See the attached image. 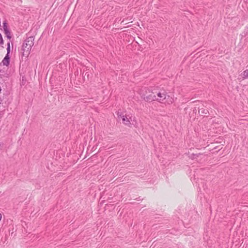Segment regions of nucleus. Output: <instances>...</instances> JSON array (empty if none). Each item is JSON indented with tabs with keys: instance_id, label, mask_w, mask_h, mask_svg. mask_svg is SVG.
I'll use <instances>...</instances> for the list:
<instances>
[{
	"instance_id": "1",
	"label": "nucleus",
	"mask_w": 248,
	"mask_h": 248,
	"mask_svg": "<svg viewBox=\"0 0 248 248\" xmlns=\"http://www.w3.org/2000/svg\"><path fill=\"white\" fill-rule=\"evenodd\" d=\"M34 37L30 36L27 37L24 41L22 46V56L28 57L30 54L32 46L34 45Z\"/></svg>"
},
{
	"instance_id": "2",
	"label": "nucleus",
	"mask_w": 248,
	"mask_h": 248,
	"mask_svg": "<svg viewBox=\"0 0 248 248\" xmlns=\"http://www.w3.org/2000/svg\"><path fill=\"white\" fill-rule=\"evenodd\" d=\"M155 93H156L158 97L157 98L156 97V100L159 102H162L164 100H165L167 96V93L165 91H163L162 92H159L158 93L155 92ZM168 96L169 97V96L168 95Z\"/></svg>"
},
{
	"instance_id": "3",
	"label": "nucleus",
	"mask_w": 248,
	"mask_h": 248,
	"mask_svg": "<svg viewBox=\"0 0 248 248\" xmlns=\"http://www.w3.org/2000/svg\"><path fill=\"white\" fill-rule=\"evenodd\" d=\"M155 92H152L151 94L149 95H144L143 99L145 101L147 102H152L156 100V96L155 95Z\"/></svg>"
},
{
	"instance_id": "4",
	"label": "nucleus",
	"mask_w": 248,
	"mask_h": 248,
	"mask_svg": "<svg viewBox=\"0 0 248 248\" xmlns=\"http://www.w3.org/2000/svg\"><path fill=\"white\" fill-rule=\"evenodd\" d=\"M119 119L121 118L123 121V123L126 125L129 126L131 124L130 121L129 119L131 118H128L126 115H120L118 116Z\"/></svg>"
},
{
	"instance_id": "5",
	"label": "nucleus",
	"mask_w": 248,
	"mask_h": 248,
	"mask_svg": "<svg viewBox=\"0 0 248 248\" xmlns=\"http://www.w3.org/2000/svg\"><path fill=\"white\" fill-rule=\"evenodd\" d=\"M10 57L8 55H6L3 60L2 61V63L3 65L8 66L10 63Z\"/></svg>"
},
{
	"instance_id": "6",
	"label": "nucleus",
	"mask_w": 248,
	"mask_h": 248,
	"mask_svg": "<svg viewBox=\"0 0 248 248\" xmlns=\"http://www.w3.org/2000/svg\"><path fill=\"white\" fill-rule=\"evenodd\" d=\"M199 109V113H201L202 115L203 114H207L208 113V111L207 109L204 108L203 107H202V108H198Z\"/></svg>"
},
{
	"instance_id": "7",
	"label": "nucleus",
	"mask_w": 248,
	"mask_h": 248,
	"mask_svg": "<svg viewBox=\"0 0 248 248\" xmlns=\"http://www.w3.org/2000/svg\"><path fill=\"white\" fill-rule=\"evenodd\" d=\"M241 78L239 79H241L242 80H244L246 78H248V69L243 71V72L241 74Z\"/></svg>"
},
{
	"instance_id": "8",
	"label": "nucleus",
	"mask_w": 248,
	"mask_h": 248,
	"mask_svg": "<svg viewBox=\"0 0 248 248\" xmlns=\"http://www.w3.org/2000/svg\"><path fill=\"white\" fill-rule=\"evenodd\" d=\"M202 155V154L199 153V154H192L189 157L191 158L192 159H196L197 157H199L200 155Z\"/></svg>"
},
{
	"instance_id": "9",
	"label": "nucleus",
	"mask_w": 248,
	"mask_h": 248,
	"mask_svg": "<svg viewBox=\"0 0 248 248\" xmlns=\"http://www.w3.org/2000/svg\"><path fill=\"white\" fill-rule=\"evenodd\" d=\"M4 33L6 34V37L8 39H10L12 38V36L11 35V32L9 30H6L4 31Z\"/></svg>"
},
{
	"instance_id": "10",
	"label": "nucleus",
	"mask_w": 248,
	"mask_h": 248,
	"mask_svg": "<svg viewBox=\"0 0 248 248\" xmlns=\"http://www.w3.org/2000/svg\"><path fill=\"white\" fill-rule=\"evenodd\" d=\"M7 54L6 55H8V56H10V42H8L7 43Z\"/></svg>"
},
{
	"instance_id": "11",
	"label": "nucleus",
	"mask_w": 248,
	"mask_h": 248,
	"mask_svg": "<svg viewBox=\"0 0 248 248\" xmlns=\"http://www.w3.org/2000/svg\"><path fill=\"white\" fill-rule=\"evenodd\" d=\"M3 31H5L6 30H9L7 26V24L6 22H4L3 23Z\"/></svg>"
},
{
	"instance_id": "12",
	"label": "nucleus",
	"mask_w": 248,
	"mask_h": 248,
	"mask_svg": "<svg viewBox=\"0 0 248 248\" xmlns=\"http://www.w3.org/2000/svg\"><path fill=\"white\" fill-rule=\"evenodd\" d=\"M4 44V41L1 34L0 33V45L2 46Z\"/></svg>"
}]
</instances>
